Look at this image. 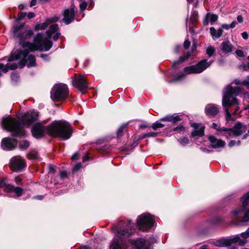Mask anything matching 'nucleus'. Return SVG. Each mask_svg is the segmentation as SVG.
Wrapping results in <instances>:
<instances>
[{
    "instance_id": "1",
    "label": "nucleus",
    "mask_w": 249,
    "mask_h": 249,
    "mask_svg": "<svg viewBox=\"0 0 249 249\" xmlns=\"http://www.w3.org/2000/svg\"><path fill=\"white\" fill-rule=\"evenodd\" d=\"M52 45L51 40L47 38H43L42 34L38 33L34 37L33 43L28 41L23 43L20 50L11 53L8 61L19 60L21 68L24 67L26 63L28 67L35 66V56L32 54L28 55V53L36 50L48 51Z\"/></svg>"
},
{
    "instance_id": "2",
    "label": "nucleus",
    "mask_w": 249,
    "mask_h": 249,
    "mask_svg": "<svg viewBox=\"0 0 249 249\" xmlns=\"http://www.w3.org/2000/svg\"><path fill=\"white\" fill-rule=\"evenodd\" d=\"M32 132L33 136L37 139L48 133L54 137L68 140L72 135V128L66 121H54L48 127H44L40 123L35 124L32 128Z\"/></svg>"
},
{
    "instance_id": "3",
    "label": "nucleus",
    "mask_w": 249,
    "mask_h": 249,
    "mask_svg": "<svg viewBox=\"0 0 249 249\" xmlns=\"http://www.w3.org/2000/svg\"><path fill=\"white\" fill-rule=\"evenodd\" d=\"M38 112L32 111L26 113L20 122L10 117L4 118L2 126L4 129L12 132V136H24L25 132L22 129V125H30L38 119Z\"/></svg>"
},
{
    "instance_id": "4",
    "label": "nucleus",
    "mask_w": 249,
    "mask_h": 249,
    "mask_svg": "<svg viewBox=\"0 0 249 249\" xmlns=\"http://www.w3.org/2000/svg\"><path fill=\"white\" fill-rule=\"evenodd\" d=\"M113 230L116 233L110 246V249H127L124 239L134 232V224L128 220L121 221L117 225L113 226Z\"/></svg>"
},
{
    "instance_id": "5",
    "label": "nucleus",
    "mask_w": 249,
    "mask_h": 249,
    "mask_svg": "<svg viewBox=\"0 0 249 249\" xmlns=\"http://www.w3.org/2000/svg\"><path fill=\"white\" fill-rule=\"evenodd\" d=\"M242 91V89L239 87H233L231 85H228L223 89L222 106L225 108L226 120L227 121H234L235 118L232 117L229 110L228 107L234 105H238V101L234 96H238Z\"/></svg>"
},
{
    "instance_id": "6",
    "label": "nucleus",
    "mask_w": 249,
    "mask_h": 249,
    "mask_svg": "<svg viewBox=\"0 0 249 249\" xmlns=\"http://www.w3.org/2000/svg\"><path fill=\"white\" fill-rule=\"evenodd\" d=\"M213 63V61L208 62L207 59H203L195 65L185 67L184 72L178 73L176 78L172 79L170 82L179 80L183 78L185 75L192 73H200L208 68Z\"/></svg>"
},
{
    "instance_id": "7",
    "label": "nucleus",
    "mask_w": 249,
    "mask_h": 249,
    "mask_svg": "<svg viewBox=\"0 0 249 249\" xmlns=\"http://www.w3.org/2000/svg\"><path fill=\"white\" fill-rule=\"evenodd\" d=\"M11 32L14 37L19 39L21 45L33 35V31L24 24L14 25Z\"/></svg>"
},
{
    "instance_id": "8",
    "label": "nucleus",
    "mask_w": 249,
    "mask_h": 249,
    "mask_svg": "<svg viewBox=\"0 0 249 249\" xmlns=\"http://www.w3.org/2000/svg\"><path fill=\"white\" fill-rule=\"evenodd\" d=\"M69 94L68 88L64 84H55L51 91V97L54 101H64Z\"/></svg>"
},
{
    "instance_id": "9",
    "label": "nucleus",
    "mask_w": 249,
    "mask_h": 249,
    "mask_svg": "<svg viewBox=\"0 0 249 249\" xmlns=\"http://www.w3.org/2000/svg\"><path fill=\"white\" fill-rule=\"evenodd\" d=\"M155 219L154 216L148 213L140 215L137 218V226L140 230L147 231L153 226Z\"/></svg>"
},
{
    "instance_id": "10",
    "label": "nucleus",
    "mask_w": 249,
    "mask_h": 249,
    "mask_svg": "<svg viewBox=\"0 0 249 249\" xmlns=\"http://www.w3.org/2000/svg\"><path fill=\"white\" fill-rule=\"evenodd\" d=\"M246 125H243L241 123H237L233 128H227L224 130H226L225 134H223L222 136L226 137L227 138H231L234 137L241 135L242 133L246 131Z\"/></svg>"
},
{
    "instance_id": "11",
    "label": "nucleus",
    "mask_w": 249,
    "mask_h": 249,
    "mask_svg": "<svg viewBox=\"0 0 249 249\" xmlns=\"http://www.w3.org/2000/svg\"><path fill=\"white\" fill-rule=\"evenodd\" d=\"M242 206L232 212V217L235 222H237L238 219L241 217L243 213L249 203V192L246 193L242 197Z\"/></svg>"
},
{
    "instance_id": "12",
    "label": "nucleus",
    "mask_w": 249,
    "mask_h": 249,
    "mask_svg": "<svg viewBox=\"0 0 249 249\" xmlns=\"http://www.w3.org/2000/svg\"><path fill=\"white\" fill-rule=\"evenodd\" d=\"M73 84L76 88L83 92H84L88 87L87 80L86 77L82 74L75 75Z\"/></svg>"
},
{
    "instance_id": "13",
    "label": "nucleus",
    "mask_w": 249,
    "mask_h": 249,
    "mask_svg": "<svg viewBox=\"0 0 249 249\" xmlns=\"http://www.w3.org/2000/svg\"><path fill=\"white\" fill-rule=\"evenodd\" d=\"M26 166V163L20 157L13 158L11 160V168L14 171L17 172L22 170Z\"/></svg>"
},
{
    "instance_id": "14",
    "label": "nucleus",
    "mask_w": 249,
    "mask_h": 249,
    "mask_svg": "<svg viewBox=\"0 0 249 249\" xmlns=\"http://www.w3.org/2000/svg\"><path fill=\"white\" fill-rule=\"evenodd\" d=\"M17 142V141L15 139L4 138L1 141V147L4 150H12L16 148Z\"/></svg>"
},
{
    "instance_id": "15",
    "label": "nucleus",
    "mask_w": 249,
    "mask_h": 249,
    "mask_svg": "<svg viewBox=\"0 0 249 249\" xmlns=\"http://www.w3.org/2000/svg\"><path fill=\"white\" fill-rule=\"evenodd\" d=\"M249 237V232H248V229L245 232L241 233L239 235H236L231 238V244L238 242L240 246H244L247 242V239Z\"/></svg>"
},
{
    "instance_id": "16",
    "label": "nucleus",
    "mask_w": 249,
    "mask_h": 249,
    "mask_svg": "<svg viewBox=\"0 0 249 249\" xmlns=\"http://www.w3.org/2000/svg\"><path fill=\"white\" fill-rule=\"evenodd\" d=\"M129 242L135 246V249H149V242L140 238L136 240H131Z\"/></svg>"
},
{
    "instance_id": "17",
    "label": "nucleus",
    "mask_w": 249,
    "mask_h": 249,
    "mask_svg": "<svg viewBox=\"0 0 249 249\" xmlns=\"http://www.w3.org/2000/svg\"><path fill=\"white\" fill-rule=\"evenodd\" d=\"M208 140L210 142L211 146L213 148L216 149L224 147L225 142L220 139H217L213 136H209Z\"/></svg>"
},
{
    "instance_id": "18",
    "label": "nucleus",
    "mask_w": 249,
    "mask_h": 249,
    "mask_svg": "<svg viewBox=\"0 0 249 249\" xmlns=\"http://www.w3.org/2000/svg\"><path fill=\"white\" fill-rule=\"evenodd\" d=\"M63 21L66 24H70L74 19V8L71 9H66L64 11Z\"/></svg>"
},
{
    "instance_id": "19",
    "label": "nucleus",
    "mask_w": 249,
    "mask_h": 249,
    "mask_svg": "<svg viewBox=\"0 0 249 249\" xmlns=\"http://www.w3.org/2000/svg\"><path fill=\"white\" fill-rule=\"evenodd\" d=\"M219 111V107L217 105L210 104L205 107L206 113L210 116H215Z\"/></svg>"
},
{
    "instance_id": "20",
    "label": "nucleus",
    "mask_w": 249,
    "mask_h": 249,
    "mask_svg": "<svg viewBox=\"0 0 249 249\" xmlns=\"http://www.w3.org/2000/svg\"><path fill=\"white\" fill-rule=\"evenodd\" d=\"M192 126L195 128V129L192 133L193 137H201L204 135L205 128L204 125L197 124H193Z\"/></svg>"
},
{
    "instance_id": "21",
    "label": "nucleus",
    "mask_w": 249,
    "mask_h": 249,
    "mask_svg": "<svg viewBox=\"0 0 249 249\" xmlns=\"http://www.w3.org/2000/svg\"><path fill=\"white\" fill-rule=\"evenodd\" d=\"M233 46L229 40H225L222 42L221 49L225 53H231L233 50Z\"/></svg>"
},
{
    "instance_id": "22",
    "label": "nucleus",
    "mask_w": 249,
    "mask_h": 249,
    "mask_svg": "<svg viewBox=\"0 0 249 249\" xmlns=\"http://www.w3.org/2000/svg\"><path fill=\"white\" fill-rule=\"evenodd\" d=\"M57 20L54 18L47 19L45 21L41 24H37L35 27V30L36 31H38L40 30H44L46 29L49 24L52 22H54Z\"/></svg>"
},
{
    "instance_id": "23",
    "label": "nucleus",
    "mask_w": 249,
    "mask_h": 249,
    "mask_svg": "<svg viewBox=\"0 0 249 249\" xmlns=\"http://www.w3.org/2000/svg\"><path fill=\"white\" fill-rule=\"evenodd\" d=\"M4 190L6 192H14L17 194V196H21L23 192V189L22 188L18 187H15L14 186L9 184L4 188Z\"/></svg>"
},
{
    "instance_id": "24",
    "label": "nucleus",
    "mask_w": 249,
    "mask_h": 249,
    "mask_svg": "<svg viewBox=\"0 0 249 249\" xmlns=\"http://www.w3.org/2000/svg\"><path fill=\"white\" fill-rule=\"evenodd\" d=\"M181 119L180 116L176 114H175L173 115H167L166 116L163 117L160 120V121L171 122L174 124H176Z\"/></svg>"
},
{
    "instance_id": "25",
    "label": "nucleus",
    "mask_w": 249,
    "mask_h": 249,
    "mask_svg": "<svg viewBox=\"0 0 249 249\" xmlns=\"http://www.w3.org/2000/svg\"><path fill=\"white\" fill-rule=\"evenodd\" d=\"M18 68V64L17 63H13L12 64H8L6 65L0 63V76L1 75V71L6 73L8 71L9 69L15 70Z\"/></svg>"
},
{
    "instance_id": "26",
    "label": "nucleus",
    "mask_w": 249,
    "mask_h": 249,
    "mask_svg": "<svg viewBox=\"0 0 249 249\" xmlns=\"http://www.w3.org/2000/svg\"><path fill=\"white\" fill-rule=\"evenodd\" d=\"M210 34L213 39H217L221 37L223 34V30L221 28L216 30L212 27L210 28Z\"/></svg>"
},
{
    "instance_id": "27",
    "label": "nucleus",
    "mask_w": 249,
    "mask_h": 249,
    "mask_svg": "<svg viewBox=\"0 0 249 249\" xmlns=\"http://www.w3.org/2000/svg\"><path fill=\"white\" fill-rule=\"evenodd\" d=\"M231 238L223 239L216 241L214 245L219 247H227L231 245Z\"/></svg>"
},
{
    "instance_id": "28",
    "label": "nucleus",
    "mask_w": 249,
    "mask_h": 249,
    "mask_svg": "<svg viewBox=\"0 0 249 249\" xmlns=\"http://www.w3.org/2000/svg\"><path fill=\"white\" fill-rule=\"evenodd\" d=\"M58 29V25L56 24H54L50 26L49 30L46 32V33L48 36V38H50L52 37L53 34L56 32Z\"/></svg>"
},
{
    "instance_id": "29",
    "label": "nucleus",
    "mask_w": 249,
    "mask_h": 249,
    "mask_svg": "<svg viewBox=\"0 0 249 249\" xmlns=\"http://www.w3.org/2000/svg\"><path fill=\"white\" fill-rule=\"evenodd\" d=\"M198 19V12L196 11H193L192 12V14L190 17V20L192 23V24H194L196 23Z\"/></svg>"
},
{
    "instance_id": "30",
    "label": "nucleus",
    "mask_w": 249,
    "mask_h": 249,
    "mask_svg": "<svg viewBox=\"0 0 249 249\" xmlns=\"http://www.w3.org/2000/svg\"><path fill=\"white\" fill-rule=\"evenodd\" d=\"M190 55L191 54L188 52L186 54H185V55L181 56L178 61L175 62L173 64V66L175 67L177 64H179L180 62L186 61L190 57Z\"/></svg>"
},
{
    "instance_id": "31",
    "label": "nucleus",
    "mask_w": 249,
    "mask_h": 249,
    "mask_svg": "<svg viewBox=\"0 0 249 249\" xmlns=\"http://www.w3.org/2000/svg\"><path fill=\"white\" fill-rule=\"evenodd\" d=\"M212 127L213 129H216L218 132L221 133L222 135L223 134H225V132H226V130H223V129L227 128L226 127H224L220 128V127H218V125L215 123H213Z\"/></svg>"
},
{
    "instance_id": "32",
    "label": "nucleus",
    "mask_w": 249,
    "mask_h": 249,
    "mask_svg": "<svg viewBox=\"0 0 249 249\" xmlns=\"http://www.w3.org/2000/svg\"><path fill=\"white\" fill-rule=\"evenodd\" d=\"M236 24V21L234 20L230 24H223L221 25V28L222 29H226V30H229L230 28H234Z\"/></svg>"
},
{
    "instance_id": "33",
    "label": "nucleus",
    "mask_w": 249,
    "mask_h": 249,
    "mask_svg": "<svg viewBox=\"0 0 249 249\" xmlns=\"http://www.w3.org/2000/svg\"><path fill=\"white\" fill-rule=\"evenodd\" d=\"M19 144V147L21 149L25 150L29 147L30 143L27 141H23L22 142H20Z\"/></svg>"
},
{
    "instance_id": "34",
    "label": "nucleus",
    "mask_w": 249,
    "mask_h": 249,
    "mask_svg": "<svg viewBox=\"0 0 249 249\" xmlns=\"http://www.w3.org/2000/svg\"><path fill=\"white\" fill-rule=\"evenodd\" d=\"M164 126V124L160 123V121H158L152 124V127L154 130H156L158 128H160L163 127Z\"/></svg>"
},
{
    "instance_id": "35",
    "label": "nucleus",
    "mask_w": 249,
    "mask_h": 249,
    "mask_svg": "<svg viewBox=\"0 0 249 249\" xmlns=\"http://www.w3.org/2000/svg\"><path fill=\"white\" fill-rule=\"evenodd\" d=\"M206 52H207V53L209 55V56L211 57L215 53V49L212 46H210L207 48V49L206 50Z\"/></svg>"
},
{
    "instance_id": "36",
    "label": "nucleus",
    "mask_w": 249,
    "mask_h": 249,
    "mask_svg": "<svg viewBox=\"0 0 249 249\" xmlns=\"http://www.w3.org/2000/svg\"><path fill=\"white\" fill-rule=\"evenodd\" d=\"M28 157L30 159H37L38 153L36 151H32L28 154Z\"/></svg>"
},
{
    "instance_id": "37",
    "label": "nucleus",
    "mask_w": 249,
    "mask_h": 249,
    "mask_svg": "<svg viewBox=\"0 0 249 249\" xmlns=\"http://www.w3.org/2000/svg\"><path fill=\"white\" fill-rule=\"evenodd\" d=\"M158 134H159L158 133L154 132H148V133H145L143 135V138H147V137H156Z\"/></svg>"
},
{
    "instance_id": "38",
    "label": "nucleus",
    "mask_w": 249,
    "mask_h": 249,
    "mask_svg": "<svg viewBox=\"0 0 249 249\" xmlns=\"http://www.w3.org/2000/svg\"><path fill=\"white\" fill-rule=\"evenodd\" d=\"M248 221H249V210L246 211L245 212L243 219L240 222H242Z\"/></svg>"
},
{
    "instance_id": "39",
    "label": "nucleus",
    "mask_w": 249,
    "mask_h": 249,
    "mask_svg": "<svg viewBox=\"0 0 249 249\" xmlns=\"http://www.w3.org/2000/svg\"><path fill=\"white\" fill-rule=\"evenodd\" d=\"M209 18H210V21L211 24H213L214 22L217 21V20L218 19V16L216 15H213V14L211 15L210 14Z\"/></svg>"
},
{
    "instance_id": "40",
    "label": "nucleus",
    "mask_w": 249,
    "mask_h": 249,
    "mask_svg": "<svg viewBox=\"0 0 249 249\" xmlns=\"http://www.w3.org/2000/svg\"><path fill=\"white\" fill-rule=\"evenodd\" d=\"M124 127H125V125H123L119 127V128L118 129V130L117 131V133L118 137H120L123 136V131H124Z\"/></svg>"
},
{
    "instance_id": "41",
    "label": "nucleus",
    "mask_w": 249,
    "mask_h": 249,
    "mask_svg": "<svg viewBox=\"0 0 249 249\" xmlns=\"http://www.w3.org/2000/svg\"><path fill=\"white\" fill-rule=\"evenodd\" d=\"M243 85L247 87L249 89V76H247V78L243 80Z\"/></svg>"
},
{
    "instance_id": "42",
    "label": "nucleus",
    "mask_w": 249,
    "mask_h": 249,
    "mask_svg": "<svg viewBox=\"0 0 249 249\" xmlns=\"http://www.w3.org/2000/svg\"><path fill=\"white\" fill-rule=\"evenodd\" d=\"M179 142L183 145H185L189 143V140L187 138H184L179 140Z\"/></svg>"
},
{
    "instance_id": "43",
    "label": "nucleus",
    "mask_w": 249,
    "mask_h": 249,
    "mask_svg": "<svg viewBox=\"0 0 249 249\" xmlns=\"http://www.w3.org/2000/svg\"><path fill=\"white\" fill-rule=\"evenodd\" d=\"M184 130V127L182 125H179L173 129L174 131H182Z\"/></svg>"
},
{
    "instance_id": "44",
    "label": "nucleus",
    "mask_w": 249,
    "mask_h": 249,
    "mask_svg": "<svg viewBox=\"0 0 249 249\" xmlns=\"http://www.w3.org/2000/svg\"><path fill=\"white\" fill-rule=\"evenodd\" d=\"M82 167L81 163L79 162L76 164L73 168L74 172H77Z\"/></svg>"
},
{
    "instance_id": "45",
    "label": "nucleus",
    "mask_w": 249,
    "mask_h": 249,
    "mask_svg": "<svg viewBox=\"0 0 249 249\" xmlns=\"http://www.w3.org/2000/svg\"><path fill=\"white\" fill-rule=\"evenodd\" d=\"M210 13H207L205 16V18L203 20V25H207L209 22L208 19L209 18Z\"/></svg>"
},
{
    "instance_id": "46",
    "label": "nucleus",
    "mask_w": 249,
    "mask_h": 249,
    "mask_svg": "<svg viewBox=\"0 0 249 249\" xmlns=\"http://www.w3.org/2000/svg\"><path fill=\"white\" fill-rule=\"evenodd\" d=\"M235 53L239 57H243L244 56V52L243 51L240 50H237L235 51Z\"/></svg>"
},
{
    "instance_id": "47",
    "label": "nucleus",
    "mask_w": 249,
    "mask_h": 249,
    "mask_svg": "<svg viewBox=\"0 0 249 249\" xmlns=\"http://www.w3.org/2000/svg\"><path fill=\"white\" fill-rule=\"evenodd\" d=\"M59 175L62 179H64L67 177V173L65 171H62L60 172Z\"/></svg>"
},
{
    "instance_id": "48",
    "label": "nucleus",
    "mask_w": 249,
    "mask_h": 249,
    "mask_svg": "<svg viewBox=\"0 0 249 249\" xmlns=\"http://www.w3.org/2000/svg\"><path fill=\"white\" fill-rule=\"evenodd\" d=\"M7 185H6V181H5V180L4 179H0V188H2V187H5L7 186Z\"/></svg>"
},
{
    "instance_id": "49",
    "label": "nucleus",
    "mask_w": 249,
    "mask_h": 249,
    "mask_svg": "<svg viewBox=\"0 0 249 249\" xmlns=\"http://www.w3.org/2000/svg\"><path fill=\"white\" fill-rule=\"evenodd\" d=\"M11 79L15 81H18L19 77L18 75L16 73H12L11 75Z\"/></svg>"
},
{
    "instance_id": "50",
    "label": "nucleus",
    "mask_w": 249,
    "mask_h": 249,
    "mask_svg": "<svg viewBox=\"0 0 249 249\" xmlns=\"http://www.w3.org/2000/svg\"><path fill=\"white\" fill-rule=\"evenodd\" d=\"M87 6V4L86 2H82L80 4V7L81 11H84L86 9V7Z\"/></svg>"
},
{
    "instance_id": "51",
    "label": "nucleus",
    "mask_w": 249,
    "mask_h": 249,
    "mask_svg": "<svg viewBox=\"0 0 249 249\" xmlns=\"http://www.w3.org/2000/svg\"><path fill=\"white\" fill-rule=\"evenodd\" d=\"M190 41L188 40H186L184 42V47L185 49H188L190 45Z\"/></svg>"
},
{
    "instance_id": "52",
    "label": "nucleus",
    "mask_w": 249,
    "mask_h": 249,
    "mask_svg": "<svg viewBox=\"0 0 249 249\" xmlns=\"http://www.w3.org/2000/svg\"><path fill=\"white\" fill-rule=\"evenodd\" d=\"M242 37L244 39H247L249 37L248 34L247 32H244L241 34Z\"/></svg>"
},
{
    "instance_id": "53",
    "label": "nucleus",
    "mask_w": 249,
    "mask_h": 249,
    "mask_svg": "<svg viewBox=\"0 0 249 249\" xmlns=\"http://www.w3.org/2000/svg\"><path fill=\"white\" fill-rule=\"evenodd\" d=\"M237 20L239 23H242L243 22V18L241 15H238L237 17Z\"/></svg>"
},
{
    "instance_id": "54",
    "label": "nucleus",
    "mask_w": 249,
    "mask_h": 249,
    "mask_svg": "<svg viewBox=\"0 0 249 249\" xmlns=\"http://www.w3.org/2000/svg\"><path fill=\"white\" fill-rule=\"evenodd\" d=\"M234 83H235V84L236 85H243V81H241L239 79H235L234 80Z\"/></svg>"
},
{
    "instance_id": "55",
    "label": "nucleus",
    "mask_w": 249,
    "mask_h": 249,
    "mask_svg": "<svg viewBox=\"0 0 249 249\" xmlns=\"http://www.w3.org/2000/svg\"><path fill=\"white\" fill-rule=\"evenodd\" d=\"M27 16L29 19L33 18L35 16V14L34 12H29Z\"/></svg>"
},
{
    "instance_id": "56",
    "label": "nucleus",
    "mask_w": 249,
    "mask_h": 249,
    "mask_svg": "<svg viewBox=\"0 0 249 249\" xmlns=\"http://www.w3.org/2000/svg\"><path fill=\"white\" fill-rule=\"evenodd\" d=\"M236 143V142L234 140L231 141L229 143V146L230 147H232L234 146Z\"/></svg>"
},
{
    "instance_id": "57",
    "label": "nucleus",
    "mask_w": 249,
    "mask_h": 249,
    "mask_svg": "<svg viewBox=\"0 0 249 249\" xmlns=\"http://www.w3.org/2000/svg\"><path fill=\"white\" fill-rule=\"evenodd\" d=\"M79 158V155L77 153L74 154L71 157L72 160H76Z\"/></svg>"
},
{
    "instance_id": "58",
    "label": "nucleus",
    "mask_w": 249,
    "mask_h": 249,
    "mask_svg": "<svg viewBox=\"0 0 249 249\" xmlns=\"http://www.w3.org/2000/svg\"><path fill=\"white\" fill-rule=\"evenodd\" d=\"M59 36H60V33H56L53 37V40H57V39L58 38Z\"/></svg>"
},
{
    "instance_id": "59",
    "label": "nucleus",
    "mask_w": 249,
    "mask_h": 249,
    "mask_svg": "<svg viewBox=\"0 0 249 249\" xmlns=\"http://www.w3.org/2000/svg\"><path fill=\"white\" fill-rule=\"evenodd\" d=\"M26 16V13H21V16L18 18L17 19V21L18 20H19L20 19H21L22 18H23L25 16Z\"/></svg>"
},
{
    "instance_id": "60",
    "label": "nucleus",
    "mask_w": 249,
    "mask_h": 249,
    "mask_svg": "<svg viewBox=\"0 0 249 249\" xmlns=\"http://www.w3.org/2000/svg\"><path fill=\"white\" fill-rule=\"evenodd\" d=\"M36 0H32L30 2V6L33 7L35 5H36Z\"/></svg>"
},
{
    "instance_id": "61",
    "label": "nucleus",
    "mask_w": 249,
    "mask_h": 249,
    "mask_svg": "<svg viewBox=\"0 0 249 249\" xmlns=\"http://www.w3.org/2000/svg\"><path fill=\"white\" fill-rule=\"evenodd\" d=\"M15 180L16 182H19L21 181L22 179L19 177H17L15 178Z\"/></svg>"
},
{
    "instance_id": "62",
    "label": "nucleus",
    "mask_w": 249,
    "mask_h": 249,
    "mask_svg": "<svg viewBox=\"0 0 249 249\" xmlns=\"http://www.w3.org/2000/svg\"><path fill=\"white\" fill-rule=\"evenodd\" d=\"M245 97L247 100V102L249 103V93H246L245 94Z\"/></svg>"
},
{
    "instance_id": "63",
    "label": "nucleus",
    "mask_w": 249,
    "mask_h": 249,
    "mask_svg": "<svg viewBox=\"0 0 249 249\" xmlns=\"http://www.w3.org/2000/svg\"><path fill=\"white\" fill-rule=\"evenodd\" d=\"M238 110H239V107H236L233 113V115H235L237 113V112L238 111Z\"/></svg>"
},
{
    "instance_id": "64",
    "label": "nucleus",
    "mask_w": 249,
    "mask_h": 249,
    "mask_svg": "<svg viewBox=\"0 0 249 249\" xmlns=\"http://www.w3.org/2000/svg\"><path fill=\"white\" fill-rule=\"evenodd\" d=\"M80 249H89V247H86V246H83V247H81Z\"/></svg>"
}]
</instances>
